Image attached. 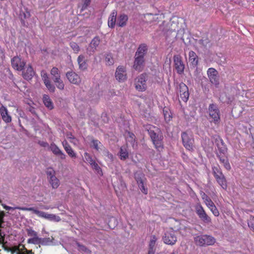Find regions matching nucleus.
Instances as JSON below:
<instances>
[{
	"label": "nucleus",
	"mask_w": 254,
	"mask_h": 254,
	"mask_svg": "<svg viewBox=\"0 0 254 254\" xmlns=\"http://www.w3.org/2000/svg\"><path fill=\"white\" fill-rule=\"evenodd\" d=\"M41 75L42 79L48 90L51 92H54L55 91V86L51 82L47 73L42 70L41 72Z\"/></svg>",
	"instance_id": "14"
},
{
	"label": "nucleus",
	"mask_w": 254,
	"mask_h": 254,
	"mask_svg": "<svg viewBox=\"0 0 254 254\" xmlns=\"http://www.w3.org/2000/svg\"><path fill=\"white\" fill-rule=\"evenodd\" d=\"M105 62L106 64L111 65H113L114 63V60L110 54H107L105 57Z\"/></svg>",
	"instance_id": "41"
},
{
	"label": "nucleus",
	"mask_w": 254,
	"mask_h": 254,
	"mask_svg": "<svg viewBox=\"0 0 254 254\" xmlns=\"http://www.w3.org/2000/svg\"><path fill=\"white\" fill-rule=\"evenodd\" d=\"M78 246V250L82 252L88 253L89 250L83 245H80L79 243H77Z\"/></svg>",
	"instance_id": "52"
},
{
	"label": "nucleus",
	"mask_w": 254,
	"mask_h": 254,
	"mask_svg": "<svg viewBox=\"0 0 254 254\" xmlns=\"http://www.w3.org/2000/svg\"><path fill=\"white\" fill-rule=\"evenodd\" d=\"M55 82L57 87L60 90H63L64 88V84L62 79L60 78H58L57 79H55L53 80Z\"/></svg>",
	"instance_id": "39"
},
{
	"label": "nucleus",
	"mask_w": 254,
	"mask_h": 254,
	"mask_svg": "<svg viewBox=\"0 0 254 254\" xmlns=\"http://www.w3.org/2000/svg\"><path fill=\"white\" fill-rule=\"evenodd\" d=\"M198 57L195 52L190 51L189 53V62L191 65L195 67L198 64Z\"/></svg>",
	"instance_id": "25"
},
{
	"label": "nucleus",
	"mask_w": 254,
	"mask_h": 254,
	"mask_svg": "<svg viewBox=\"0 0 254 254\" xmlns=\"http://www.w3.org/2000/svg\"><path fill=\"white\" fill-rule=\"evenodd\" d=\"M100 42L99 37H95L91 42L89 47L87 49V53L91 55L94 53L96 50L97 47L98 46Z\"/></svg>",
	"instance_id": "20"
},
{
	"label": "nucleus",
	"mask_w": 254,
	"mask_h": 254,
	"mask_svg": "<svg viewBox=\"0 0 254 254\" xmlns=\"http://www.w3.org/2000/svg\"><path fill=\"white\" fill-rule=\"evenodd\" d=\"M46 240H42L41 238H38L37 236L33 237L28 240V243L29 244H47L45 242Z\"/></svg>",
	"instance_id": "33"
},
{
	"label": "nucleus",
	"mask_w": 254,
	"mask_h": 254,
	"mask_svg": "<svg viewBox=\"0 0 254 254\" xmlns=\"http://www.w3.org/2000/svg\"><path fill=\"white\" fill-rule=\"evenodd\" d=\"M135 178L137 181V184L141 191L144 194H146L148 192L147 189L144 187L143 185V180L137 176V174L135 175Z\"/></svg>",
	"instance_id": "28"
},
{
	"label": "nucleus",
	"mask_w": 254,
	"mask_h": 254,
	"mask_svg": "<svg viewBox=\"0 0 254 254\" xmlns=\"http://www.w3.org/2000/svg\"><path fill=\"white\" fill-rule=\"evenodd\" d=\"M11 254H32V251L27 250L25 247L21 244L18 246H14L11 249Z\"/></svg>",
	"instance_id": "18"
},
{
	"label": "nucleus",
	"mask_w": 254,
	"mask_h": 254,
	"mask_svg": "<svg viewBox=\"0 0 254 254\" xmlns=\"http://www.w3.org/2000/svg\"><path fill=\"white\" fill-rule=\"evenodd\" d=\"M91 0H83L82 10L85 9L90 3Z\"/></svg>",
	"instance_id": "55"
},
{
	"label": "nucleus",
	"mask_w": 254,
	"mask_h": 254,
	"mask_svg": "<svg viewBox=\"0 0 254 254\" xmlns=\"http://www.w3.org/2000/svg\"><path fill=\"white\" fill-rule=\"evenodd\" d=\"M195 209L196 214L203 222L206 223L211 222V218L207 215L200 204L197 203L195 206Z\"/></svg>",
	"instance_id": "8"
},
{
	"label": "nucleus",
	"mask_w": 254,
	"mask_h": 254,
	"mask_svg": "<svg viewBox=\"0 0 254 254\" xmlns=\"http://www.w3.org/2000/svg\"><path fill=\"white\" fill-rule=\"evenodd\" d=\"M212 170L214 176L217 183L223 189L226 190L227 187L226 180L224 176L221 171L219 167H213L212 168Z\"/></svg>",
	"instance_id": "5"
},
{
	"label": "nucleus",
	"mask_w": 254,
	"mask_h": 254,
	"mask_svg": "<svg viewBox=\"0 0 254 254\" xmlns=\"http://www.w3.org/2000/svg\"><path fill=\"white\" fill-rule=\"evenodd\" d=\"M16 209H19V210H23V211H30V208H31V207H19V206L16 207Z\"/></svg>",
	"instance_id": "59"
},
{
	"label": "nucleus",
	"mask_w": 254,
	"mask_h": 254,
	"mask_svg": "<svg viewBox=\"0 0 254 254\" xmlns=\"http://www.w3.org/2000/svg\"><path fill=\"white\" fill-rule=\"evenodd\" d=\"M30 211H31L37 216L44 218L45 212L38 210L37 207H31Z\"/></svg>",
	"instance_id": "37"
},
{
	"label": "nucleus",
	"mask_w": 254,
	"mask_h": 254,
	"mask_svg": "<svg viewBox=\"0 0 254 254\" xmlns=\"http://www.w3.org/2000/svg\"><path fill=\"white\" fill-rule=\"evenodd\" d=\"M91 166V167L94 169L95 170H96L97 173L99 174H101V173H102V171H101V169L100 168V167L99 166V165H98L97 163H96L94 161L92 162L90 164Z\"/></svg>",
	"instance_id": "44"
},
{
	"label": "nucleus",
	"mask_w": 254,
	"mask_h": 254,
	"mask_svg": "<svg viewBox=\"0 0 254 254\" xmlns=\"http://www.w3.org/2000/svg\"><path fill=\"white\" fill-rule=\"evenodd\" d=\"M84 156L85 162H88L90 164L92 162L94 161V160L92 159V157L87 152H85L84 154Z\"/></svg>",
	"instance_id": "47"
},
{
	"label": "nucleus",
	"mask_w": 254,
	"mask_h": 254,
	"mask_svg": "<svg viewBox=\"0 0 254 254\" xmlns=\"http://www.w3.org/2000/svg\"><path fill=\"white\" fill-rule=\"evenodd\" d=\"M51 74L52 76L53 80L57 79L61 77V73L59 69L56 67H54L51 70Z\"/></svg>",
	"instance_id": "35"
},
{
	"label": "nucleus",
	"mask_w": 254,
	"mask_h": 254,
	"mask_svg": "<svg viewBox=\"0 0 254 254\" xmlns=\"http://www.w3.org/2000/svg\"><path fill=\"white\" fill-rule=\"evenodd\" d=\"M217 149V155L220 161L227 170H229L231 169V166L227 157V148L226 145L223 144L221 146H218Z\"/></svg>",
	"instance_id": "3"
},
{
	"label": "nucleus",
	"mask_w": 254,
	"mask_h": 254,
	"mask_svg": "<svg viewBox=\"0 0 254 254\" xmlns=\"http://www.w3.org/2000/svg\"><path fill=\"white\" fill-rule=\"evenodd\" d=\"M144 59L135 57L133 68L137 71H140L144 67Z\"/></svg>",
	"instance_id": "22"
},
{
	"label": "nucleus",
	"mask_w": 254,
	"mask_h": 254,
	"mask_svg": "<svg viewBox=\"0 0 254 254\" xmlns=\"http://www.w3.org/2000/svg\"><path fill=\"white\" fill-rule=\"evenodd\" d=\"M104 155L106 156L109 161H112L113 159V156L112 154L110 153L107 150L104 151Z\"/></svg>",
	"instance_id": "54"
},
{
	"label": "nucleus",
	"mask_w": 254,
	"mask_h": 254,
	"mask_svg": "<svg viewBox=\"0 0 254 254\" xmlns=\"http://www.w3.org/2000/svg\"><path fill=\"white\" fill-rule=\"evenodd\" d=\"M208 113L210 117L212 119V122L218 124L220 122V112L216 104H210L208 108Z\"/></svg>",
	"instance_id": "6"
},
{
	"label": "nucleus",
	"mask_w": 254,
	"mask_h": 254,
	"mask_svg": "<svg viewBox=\"0 0 254 254\" xmlns=\"http://www.w3.org/2000/svg\"><path fill=\"white\" fill-rule=\"evenodd\" d=\"M43 102L45 106L49 110H52L54 108V104L49 96L44 95L43 97Z\"/></svg>",
	"instance_id": "27"
},
{
	"label": "nucleus",
	"mask_w": 254,
	"mask_h": 254,
	"mask_svg": "<svg viewBox=\"0 0 254 254\" xmlns=\"http://www.w3.org/2000/svg\"><path fill=\"white\" fill-rule=\"evenodd\" d=\"M163 114L165 121L167 122H169L171 120L172 117L170 115V113L168 111L167 109L163 110Z\"/></svg>",
	"instance_id": "45"
},
{
	"label": "nucleus",
	"mask_w": 254,
	"mask_h": 254,
	"mask_svg": "<svg viewBox=\"0 0 254 254\" xmlns=\"http://www.w3.org/2000/svg\"><path fill=\"white\" fill-rule=\"evenodd\" d=\"M207 76L210 82L217 86L219 83V76L218 71L214 68H209L207 71Z\"/></svg>",
	"instance_id": "10"
},
{
	"label": "nucleus",
	"mask_w": 254,
	"mask_h": 254,
	"mask_svg": "<svg viewBox=\"0 0 254 254\" xmlns=\"http://www.w3.org/2000/svg\"><path fill=\"white\" fill-rule=\"evenodd\" d=\"M248 223L249 227L254 231V217H251Z\"/></svg>",
	"instance_id": "50"
},
{
	"label": "nucleus",
	"mask_w": 254,
	"mask_h": 254,
	"mask_svg": "<svg viewBox=\"0 0 254 254\" xmlns=\"http://www.w3.org/2000/svg\"><path fill=\"white\" fill-rule=\"evenodd\" d=\"M67 138L69 139V141L74 145L77 146L79 144L78 139L75 138L71 134H67Z\"/></svg>",
	"instance_id": "42"
},
{
	"label": "nucleus",
	"mask_w": 254,
	"mask_h": 254,
	"mask_svg": "<svg viewBox=\"0 0 254 254\" xmlns=\"http://www.w3.org/2000/svg\"><path fill=\"white\" fill-rule=\"evenodd\" d=\"M27 232L29 236L33 237L37 236V232H35L34 230H32V229H27Z\"/></svg>",
	"instance_id": "51"
},
{
	"label": "nucleus",
	"mask_w": 254,
	"mask_h": 254,
	"mask_svg": "<svg viewBox=\"0 0 254 254\" xmlns=\"http://www.w3.org/2000/svg\"><path fill=\"white\" fill-rule=\"evenodd\" d=\"M209 209L215 216H218L219 215V212L215 205L213 206Z\"/></svg>",
	"instance_id": "49"
},
{
	"label": "nucleus",
	"mask_w": 254,
	"mask_h": 254,
	"mask_svg": "<svg viewBox=\"0 0 254 254\" xmlns=\"http://www.w3.org/2000/svg\"><path fill=\"white\" fill-rule=\"evenodd\" d=\"M48 177L50 179L51 176H55L54 171L52 169H49L47 172Z\"/></svg>",
	"instance_id": "58"
},
{
	"label": "nucleus",
	"mask_w": 254,
	"mask_h": 254,
	"mask_svg": "<svg viewBox=\"0 0 254 254\" xmlns=\"http://www.w3.org/2000/svg\"><path fill=\"white\" fill-rule=\"evenodd\" d=\"M213 142L217 147L221 146L222 144H224L223 140L220 138L219 135H215L213 137Z\"/></svg>",
	"instance_id": "40"
},
{
	"label": "nucleus",
	"mask_w": 254,
	"mask_h": 254,
	"mask_svg": "<svg viewBox=\"0 0 254 254\" xmlns=\"http://www.w3.org/2000/svg\"><path fill=\"white\" fill-rule=\"evenodd\" d=\"M179 93L180 98L184 102H186L189 99V93L188 91V88L185 84L183 83H181L180 84Z\"/></svg>",
	"instance_id": "17"
},
{
	"label": "nucleus",
	"mask_w": 254,
	"mask_h": 254,
	"mask_svg": "<svg viewBox=\"0 0 254 254\" xmlns=\"http://www.w3.org/2000/svg\"><path fill=\"white\" fill-rule=\"evenodd\" d=\"M147 50V48L146 45L145 44H141L138 48L137 50L135 53V57L144 59V56L146 54Z\"/></svg>",
	"instance_id": "26"
},
{
	"label": "nucleus",
	"mask_w": 254,
	"mask_h": 254,
	"mask_svg": "<svg viewBox=\"0 0 254 254\" xmlns=\"http://www.w3.org/2000/svg\"><path fill=\"white\" fill-rule=\"evenodd\" d=\"M44 218L55 222H59L61 220V218L59 216L53 214H48L46 212Z\"/></svg>",
	"instance_id": "34"
},
{
	"label": "nucleus",
	"mask_w": 254,
	"mask_h": 254,
	"mask_svg": "<svg viewBox=\"0 0 254 254\" xmlns=\"http://www.w3.org/2000/svg\"><path fill=\"white\" fill-rule=\"evenodd\" d=\"M120 156L122 160H125L128 157V152L125 147H122L120 148Z\"/></svg>",
	"instance_id": "38"
},
{
	"label": "nucleus",
	"mask_w": 254,
	"mask_h": 254,
	"mask_svg": "<svg viewBox=\"0 0 254 254\" xmlns=\"http://www.w3.org/2000/svg\"><path fill=\"white\" fill-rule=\"evenodd\" d=\"M194 242L197 245L205 246L213 245L215 243V239L211 236L204 235L195 237Z\"/></svg>",
	"instance_id": "4"
},
{
	"label": "nucleus",
	"mask_w": 254,
	"mask_h": 254,
	"mask_svg": "<svg viewBox=\"0 0 254 254\" xmlns=\"http://www.w3.org/2000/svg\"><path fill=\"white\" fill-rule=\"evenodd\" d=\"M115 76L118 81L123 82L126 80L127 74L125 67L123 66H119L116 69Z\"/></svg>",
	"instance_id": "16"
},
{
	"label": "nucleus",
	"mask_w": 254,
	"mask_h": 254,
	"mask_svg": "<svg viewBox=\"0 0 254 254\" xmlns=\"http://www.w3.org/2000/svg\"><path fill=\"white\" fill-rule=\"evenodd\" d=\"M157 240V239L155 236H152L150 237L148 254H154L155 243H156Z\"/></svg>",
	"instance_id": "31"
},
{
	"label": "nucleus",
	"mask_w": 254,
	"mask_h": 254,
	"mask_svg": "<svg viewBox=\"0 0 254 254\" xmlns=\"http://www.w3.org/2000/svg\"><path fill=\"white\" fill-rule=\"evenodd\" d=\"M66 77L68 81L72 84H78L80 81L79 75L73 71H68L66 73Z\"/></svg>",
	"instance_id": "19"
},
{
	"label": "nucleus",
	"mask_w": 254,
	"mask_h": 254,
	"mask_svg": "<svg viewBox=\"0 0 254 254\" xmlns=\"http://www.w3.org/2000/svg\"><path fill=\"white\" fill-rule=\"evenodd\" d=\"M42 240H46L45 241V242L47 243V244H41L42 245H49L51 244L52 243V240L50 238H44V239H42Z\"/></svg>",
	"instance_id": "60"
},
{
	"label": "nucleus",
	"mask_w": 254,
	"mask_h": 254,
	"mask_svg": "<svg viewBox=\"0 0 254 254\" xmlns=\"http://www.w3.org/2000/svg\"><path fill=\"white\" fill-rule=\"evenodd\" d=\"M201 196L202 199L204 201V202L206 201V199H208L209 198V197L204 192L201 193Z\"/></svg>",
	"instance_id": "61"
},
{
	"label": "nucleus",
	"mask_w": 254,
	"mask_h": 254,
	"mask_svg": "<svg viewBox=\"0 0 254 254\" xmlns=\"http://www.w3.org/2000/svg\"><path fill=\"white\" fill-rule=\"evenodd\" d=\"M11 65L14 69L21 71L25 65V62L19 57H14L11 59Z\"/></svg>",
	"instance_id": "15"
},
{
	"label": "nucleus",
	"mask_w": 254,
	"mask_h": 254,
	"mask_svg": "<svg viewBox=\"0 0 254 254\" xmlns=\"http://www.w3.org/2000/svg\"><path fill=\"white\" fill-rule=\"evenodd\" d=\"M70 45L75 53H77L79 51V47L76 43L71 42Z\"/></svg>",
	"instance_id": "48"
},
{
	"label": "nucleus",
	"mask_w": 254,
	"mask_h": 254,
	"mask_svg": "<svg viewBox=\"0 0 254 254\" xmlns=\"http://www.w3.org/2000/svg\"><path fill=\"white\" fill-rule=\"evenodd\" d=\"M204 203L208 208H210L212 207L213 206L215 205V204L210 198L208 199H206Z\"/></svg>",
	"instance_id": "53"
},
{
	"label": "nucleus",
	"mask_w": 254,
	"mask_h": 254,
	"mask_svg": "<svg viewBox=\"0 0 254 254\" xmlns=\"http://www.w3.org/2000/svg\"><path fill=\"white\" fill-rule=\"evenodd\" d=\"M65 150L66 152V153L68 154V155L71 157H76V153L74 152V151L73 150V149L71 148L70 146L67 148H65Z\"/></svg>",
	"instance_id": "46"
},
{
	"label": "nucleus",
	"mask_w": 254,
	"mask_h": 254,
	"mask_svg": "<svg viewBox=\"0 0 254 254\" xmlns=\"http://www.w3.org/2000/svg\"><path fill=\"white\" fill-rule=\"evenodd\" d=\"M195 209L196 214L203 222L206 223L211 222V218L207 215L200 204L197 203L195 206Z\"/></svg>",
	"instance_id": "9"
},
{
	"label": "nucleus",
	"mask_w": 254,
	"mask_h": 254,
	"mask_svg": "<svg viewBox=\"0 0 254 254\" xmlns=\"http://www.w3.org/2000/svg\"><path fill=\"white\" fill-rule=\"evenodd\" d=\"M23 69L22 76L23 78L27 80L31 79L35 74L32 66L28 65L25 68Z\"/></svg>",
	"instance_id": "21"
},
{
	"label": "nucleus",
	"mask_w": 254,
	"mask_h": 254,
	"mask_svg": "<svg viewBox=\"0 0 254 254\" xmlns=\"http://www.w3.org/2000/svg\"><path fill=\"white\" fill-rule=\"evenodd\" d=\"M163 240L166 244L174 245L177 242L176 233L173 230H170L165 233Z\"/></svg>",
	"instance_id": "11"
},
{
	"label": "nucleus",
	"mask_w": 254,
	"mask_h": 254,
	"mask_svg": "<svg viewBox=\"0 0 254 254\" xmlns=\"http://www.w3.org/2000/svg\"><path fill=\"white\" fill-rule=\"evenodd\" d=\"M195 209L196 214L203 222L206 223L211 222V218L207 215L200 204L197 203L195 206Z\"/></svg>",
	"instance_id": "7"
},
{
	"label": "nucleus",
	"mask_w": 254,
	"mask_h": 254,
	"mask_svg": "<svg viewBox=\"0 0 254 254\" xmlns=\"http://www.w3.org/2000/svg\"><path fill=\"white\" fill-rule=\"evenodd\" d=\"M182 138L185 148L189 150H192L193 148V139L191 135L185 132L182 134Z\"/></svg>",
	"instance_id": "13"
},
{
	"label": "nucleus",
	"mask_w": 254,
	"mask_h": 254,
	"mask_svg": "<svg viewBox=\"0 0 254 254\" xmlns=\"http://www.w3.org/2000/svg\"><path fill=\"white\" fill-rule=\"evenodd\" d=\"M0 114L2 120L5 123H10L11 121V118L8 115L7 109L3 106L0 107Z\"/></svg>",
	"instance_id": "24"
},
{
	"label": "nucleus",
	"mask_w": 254,
	"mask_h": 254,
	"mask_svg": "<svg viewBox=\"0 0 254 254\" xmlns=\"http://www.w3.org/2000/svg\"><path fill=\"white\" fill-rule=\"evenodd\" d=\"M50 148L54 154L59 156L62 159H64L65 158V155L55 143H51Z\"/></svg>",
	"instance_id": "23"
},
{
	"label": "nucleus",
	"mask_w": 254,
	"mask_h": 254,
	"mask_svg": "<svg viewBox=\"0 0 254 254\" xmlns=\"http://www.w3.org/2000/svg\"><path fill=\"white\" fill-rule=\"evenodd\" d=\"M50 183L53 189H57L60 185L59 180L55 176H51Z\"/></svg>",
	"instance_id": "36"
},
{
	"label": "nucleus",
	"mask_w": 254,
	"mask_h": 254,
	"mask_svg": "<svg viewBox=\"0 0 254 254\" xmlns=\"http://www.w3.org/2000/svg\"><path fill=\"white\" fill-rule=\"evenodd\" d=\"M128 20V17L127 15L122 14L118 17L117 21V24L120 27H123L126 25Z\"/></svg>",
	"instance_id": "30"
},
{
	"label": "nucleus",
	"mask_w": 254,
	"mask_h": 254,
	"mask_svg": "<svg viewBox=\"0 0 254 254\" xmlns=\"http://www.w3.org/2000/svg\"><path fill=\"white\" fill-rule=\"evenodd\" d=\"M92 146L97 150H99L100 146H102L101 143L98 140L93 139L92 140Z\"/></svg>",
	"instance_id": "43"
},
{
	"label": "nucleus",
	"mask_w": 254,
	"mask_h": 254,
	"mask_svg": "<svg viewBox=\"0 0 254 254\" xmlns=\"http://www.w3.org/2000/svg\"><path fill=\"white\" fill-rule=\"evenodd\" d=\"M39 144L43 147H47L48 146V143L44 141L39 142Z\"/></svg>",
	"instance_id": "63"
},
{
	"label": "nucleus",
	"mask_w": 254,
	"mask_h": 254,
	"mask_svg": "<svg viewBox=\"0 0 254 254\" xmlns=\"http://www.w3.org/2000/svg\"><path fill=\"white\" fill-rule=\"evenodd\" d=\"M171 254H179V252L177 250H174Z\"/></svg>",
	"instance_id": "64"
},
{
	"label": "nucleus",
	"mask_w": 254,
	"mask_h": 254,
	"mask_svg": "<svg viewBox=\"0 0 254 254\" xmlns=\"http://www.w3.org/2000/svg\"><path fill=\"white\" fill-rule=\"evenodd\" d=\"M116 16L117 12L115 10L113 11L108 19V26L110 27L113 28L115 26L116 23Z\"/></svg>",
	"instance_id": "29"
},
{
	"label": "nucleus",
	"mask_w": 254,
	"mask_h": 254,
	"mask_svg": "<svg viewBox=\"0 0 254 254\" xmlns=\"http://www.w3.org/2000/svg\"><path fill=\"white\" fill-rule=\"evenodd\" d=\"M173 61L174 66L178 74H181L184 72L185 64L182 61V57L179 55L174 56Z\"/></svg>",
	"instance_id": "12"
},
{
	"label": "nucleus",
	"mask_w": 254,
	"mask_h": 254,
	"mask_svg": "<svg viewBox=\"0 0 254 254\" xmlns=\"http://www.w3.org/2000/svg\"><path fill=\"white\" fill-rule=\"evenodd\" d=\"M146 129L148 130L156 148L160 150L162 148V134L160 129L151 125L147 126Z\"/></svg>",
	"instance_id": "1"
},
{
	"label": "nucleus",
	"mask_w": 254,
	"mask_h": 254,
	"mask_svg": "<svg viewBox=\"0 0 254 254\" xmlns=\"http://www.w3.org/2000/svg\"><path fill=\"white\" fill-rule=\"evenodd\" d=\"M78 64H79V68L82 70L85 69L87 68V64L85 60V58L83 55H80L77 59Z\"/></svg>",
	"instance_id": "32"
},
{
	"label": "nucleus",
	"mask_w": 254,
	"mask_h": 254,
	"mask_svg": "<svg viewBox=\"0 0 254 254\" xmlns=\"http://www.w3.org/2000/svg\"><path fill=\"white\" fill-rule=\"evenodd\" d=\"M148 76L145 74H141L138 76L135 81V89L140 92L145 91L149 85Z\"/></svg>",
	"instance_id": "2"
},
{
	"label": "nucleus",
	"mask_w": 254,
	"mask_h": 254,
	"mask_svg": "<svg viewBox=\"0 0 254 254\" xmlns=\"http://www.w3.org/2000/svg\"><path fill=\"white\" fill-rule=\"evenodd\" d=\"M1 205L6 210H13L16 209V207H10L3 203L1 204Z\"/></svg>",
	"instance_id": "56"
},
{
	"label": "nucleus",
	"mask_w": 254,
	"mask_h": 254,
	"mask_svg": "<svg viewBox=\"0 0 254 254\" xmlns=\"http://www.w3.org/2000/svg\"><path fill=\"white\" fill-rule=\"evenodd\" d=\"M128 134H129V137L131 139L130 141H133V143L132 145H133V147H134V143L135 142L134 135L133 134L130 133L129 132H128ZM127 140H128V141H130V140H129V138H127Z\"/></svg>",
	"instance_id": "57"
},
{
	"label": "nucleus",
	"mask_w": 254,
	"mask_h": 254,
	"mask_svg": "<svg viewBox=\"0 0 254 254\" xmlns=\"http://www.w3.org/2000/svg\"><path fill=\"white\" fill-rule=\"evenodd\" d=\"M62 144L64 150L65 149V148H67L70 146L66 141H63Z\"/></svg>",
	"instance_id": "62"
}]
</instances>
